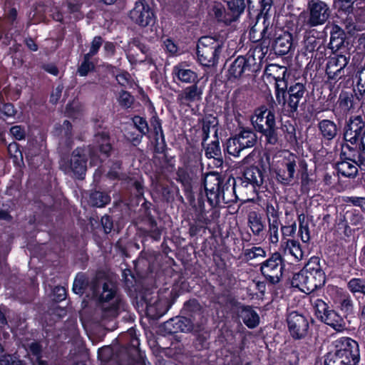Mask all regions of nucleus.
Wrapping results in <instances>:
<instances>
[{
    "label": "nucleus",
    "instance_id": "1",
    "mask_svg": "<svg viewBox=\"0 0 365 365\" xmlns=\"http://www.w3.org/2000/svg\"><path fill=\"white\" fill-rule=\"evenodd\" d=\"M92 289L93 296L98 297L95 312L96 319L101 322L112 320L125 310V303L113 283L104 282L102 287L95 284Z\"/></svg>",
    "mask_w": 365,
    "mask_h": 365
},
{
    "label": "nucleus",
    "instance_id": "2",
    "mask_svg": "<svg viewBox=\"0 0 365 365\" xmlns=\"http://www.w3.org/2000/svg\"><path fill=\"white\" fill-rule=\"evenodd\" d=\"M275 96L277 102L282 107V110L285 115H290L297 111L299 101L303 98L306 91L305 86L302 83H295L290 86L288 89L289 98L287 100L286 91L282 88H280L279 85H275Z\"/></svg>",
    "mask_w": 365,
    "mask_h": 365
},
{
    "label": "nucleus",
    "instance_id": "3",
    "mask_svg": "<svg viewBox=\"0 0 365 365\" xmlns=\"http://www.w3.org/2000/svg\"><path fill=\"white\" fill-rule=\"evenodd\" d=\"M127 343L120 347L118 355L120 365H145L139 348L140 341L133 329H129L125 335Z\"/></svg>",
    "mask_w": 365,
    "mask_h": 365
},
{
    "label": "nucleus",
    "instance_id": "4",
    "mask_svg": "<svg viewBox=\"0 0 365 365\" xmlns=\"http://www.w3.org/2000/svg\"><path fill=\"white\" fill-rule=\"evenodd\" d=\"M221 51L219 41L211 36L201 37L197 45V60L204 66H215Z\"/></svg>",
    "mask_w": 365,
    "mask_h": 365
},
{
    "label": "nucleus",
    "instance_id": "5",
    "mask_svg": "<svg viewBox=\"0 0 365 365\" xmlns=\"http://www.w3.org/2000/svg\"><path fill=\"white\" fill-rule=\"evenodd\" d=\"M297 156L289 151L282 153V158L274 165L273 170L276 180L283 184L289 185L294 178L297 169Z\"/></svg>",
    "mask_w": 365,
    "mask_h": 365
},
{
    "label": "nucleus",
    "instance_id": "6",
    "mask_svg": "<svg viewBox=\"0 0 365 365\" xmlns=\"http://www.w3.org/2000/svg\"><path fill=\"white\" fill-rule=\"evenodd\" d=\"M343 365H358L360 360L358 343L349 337H341L334 342Z\"/></svg>",
    "mask_w": 365,
    "mask_h": 365
},
{
    "label": "nucleus",
    "instance_id": "7",
    "mask_svg": "<svg viewBox=\"0 0 365 365\" xmlns=\"http://www.w3.org/2000/svg\"><path fill=\"white\" fill-rule=\"evenodd\" d=\"M284 267L281 255L279 252H274L261 263L260 272L269 284H276L281 280Z\"/></svg>",
    "mask_w": 365,
    "mask_h": 365
},
{
    "label": "nucleus",
    "instance_id": "8",
    "mask_svg": "<svg viewBox=\"0 0 365 365\" xmlns=\"http://www.w3.org/2000/svg\"><path fill=\"white\" fill-rule=\"evenodd\" d=\"M87 153L86 149L76 148L72 153L70 160H61V168L66 173H73L74 175L81 178L86 172Z\"/></svg>",
    "mask_w": 365,
    "mask_h": 365
},
{
    "label": "nucleus",
    "instance_id": "9",
    "mask_svg": "<svg viewBox=\"0 0 365 365\" xmlns=\"http://www.w3.org/2000/svg\"><path fill=\"white\" fill-rule=\"evenodd\" d=\"M163 329L167 334H173L178 332H200L203 329L202 324H197L190 318L184 314L170 319L163 323Z\"/></svg>",
    "mask_w": 365,
    "mask_h": 365
},
{
    "label": "nucleus",
    "instance_id": "10",
    "mask_svg": "<svg viewBox=\"0 0 365 365\" xmlns=\"http://www.w3.org/2000/svg\"><path fill=\"white\" fill-rule=\"evenodd\" d=\"M290 336L295 340L306 338L309 330V319L297 312H292L287 317Z\"/></svg>",
    "mask_w": 365,
    "mask_h": 365
},
{
    "label": "nucleus",
    "instance_id": "11",
    "mask_svg": "<svg viewBox=\"0 0 365 365\" xmlns=\"http://www.w3.org/2000/svg\"><path fill=\"white\" fill-rule=\"evenodd\" d=\"M130 20L135 24L146 27L155 24L156 16L150 5L144 0H138L129 14Z\"/></svg>",
    "mask_w": 365,
    "mask_h": 365
},
{
    "label": "nucleus",
    "instance_id": "12",
    "mask_svg": "<svg viewBox=\"0 0 365 365\" xmlns=\"http://www.w3.org/2000/svg\"><path fill=\"white\" fill-rule=\"evenodd\" d=\"M349 63V58L344 55L330 56L326 65L327 83L332 84L338 82L346 76L345 68Z\"/></svg>",
    "mask_w": 365,
    "mask_h": 365
},
{
    "label": "nucleus",
    "instance_id": "13",
    "mask_svg": "<svg viewBox=\"0 0 365 365\" xmlns=\"http://www.w3.org/2000/svg\"><path fill=\"white\" fill-rule=\"evenodd\" d=\"M309 18L307 24L310 27L324 24L330 16L329 6L319 0H311L308 4Z\"/></svg>",
    "mask_w": 365,
    "mask_h": 365
},
{
    "label": "nucleus",
    "instance_id": "14",
    "mask_svg": "<svg viewBox=\"0 0 365 365\" xmlns=\"http://www.w3.org/2000/svg\"><path fill=\"white\" fill-rule=\"evenodd\" d=\"M361 106L362 103H361L359 96L352 93L342 91L339 94L334 113L336 115L344 116L355 112Z\"/></svg>",
    "mask_w": 365,
    "mask_h": 365
},
{
    "label": "nucleus",
    "instance_id": "15",
    "mask_svg": "<svg viewBox=\"0 0 365 365\" xmlns=\"http://www.w3.org/2000/svg\"><path fill=\"white\" fill-rule=\"evenodd\" d=\"M252 123L258 132L276 125L275 115L265 106L255 109L251 118Z\"/></svg>",
    "mask_w": 365,
    "mask_h": 365
},
{
    "label": "nucleus",
    "instance_id": "16",
    "mask_svg": "<svg viewBox=\"0 0 365 365\" xmlns=\"http://www.w3.org/2000/svg\"><path fill=\"white\" fill-rule=\"evenodd\" d=\"M172 77L174 81L182 83H197L198 76L188 65L181 62L174 66L172 70Z\"/></svg>",
    "mask_w": 365,
    "mask_h": 365
},
{
    "label": "nucleus",
    "instance_id": "17",
    "mask_svg": "<svg viewBox=\"0 0 365 365\" xmlns=\"http://www.w3.org/2000/svg\"><path fill=\"white\" fill-rule=\"evenodd\" d=\"M365 130L364 123L361 115L351 117L347 121L344 133V138L346 142L355 144L357 136Z\"/></svg>",
    "mask_w": 365,
    "mask_h": 365
},
{
    "label": "nucleus",
    "instance_id": "18",
    "mask_svg": "<svg viewBox=\"0 0 365 365\" xmlns=\"http://www.w3.org/2000/svg\"><path fill=\"white\" fill-rule=\"evenodd\" d=\"M203 89L197 83L187 86L179 92L177 101L180 105L191 106V104L202 99Z\"/></svg>",
    "mask_w": 365,
    "mask_h": 365
},
{
    "label": "nucleus",
    "instance_id": "19",
    "mask_svg": "<svg viewBox=\"0 0 365 365\" xmlns=\"http://www.w3.org/2000/svg\"><path fill=\"white\" fill-rule=\"evenodd\" d=\"M237 314L244 324L250 329L257 327L259 324V317L251 306L239 302Z\"/></svg>",
    "mask_w": 365,
    "mask_h": 365
},
{
    "label": "nucleus",
    "instance_id": "20",
    "mask_svg": "<svg viewBox=\"0 0 365 365\" xmlns=\"http://www.w3.org/2000/svg\"><path fill=\"white\" fill-rule=\"evenodd\" d=\"M180 314L190 318L197 324H201L203 309L196 299H190L184 303Z\"/></svg>",
    "mask_w": 365,
    "mask_h": 365
},
{
    "label": "nucleus",
    "instance_id": "21",
    "mask_svg": "<svg viewBox=\"0 0 365 365\" xmlns=\"http://www.w3.org/2000/svg\"><path fill=\"white\" fill-rule=\"evenodd\" d=\"M249 60L242 56H238L230 66L227 71L229 80H235L242 76L243 73L250 70Z\"/></svg>",
    "mask_w": 365,
    "mask_h": 365
},
{
    "label": "nucleus",
    "instance_id": "22",
    "mask_svg": "<svg viewBox=\"0 0 365 365\" xmlns=\"http://www.w3.org/2000/svg\"><path fill=\"white\" fill-rule=\"evenodd\" d=\"M195 210V220L198 222L209 224L220 217L218 207H192Z\"/></svg>",
    "mask_w": 365,
    "mask_h": 365
},
{
    "label": "nucleus",
    "instance_id": "23",
    "mask_svg": "<svg viewBox=\"0 0 365 365\" xmlns=\"http://www.w3.org/2000/svg\"><path fill=\"white\" fill-rule=\"evenodd\" d=\"M148 48L136 39H133L129 42L128 48L125 51L127 58L131 63L143 62L144 58L140 57V53L143 55H145L148 53Z\"/></svg>",
    "mask_w": 365,
    "mask_h": 365
},
{
    "label": "nucleus",
    "instance_id": "24",
    "mask_svg": "<svg viewBox=\"0 0 365 365\" xmlns=\"http://www.w3.org/2000/svg\"><path fill=\"white\" fill-rule=\"evenodd\" d=\"M319 321L331 327L337 332H341L346 329L344 319L332 309L327 314L323 317V318H321Z\"/></svg>",
    "mask_w": 365,
    "mask_h": 365
},
{
    "label": "nucleus",
    "instance_id": "25",
    "mask_svg": "<svg viewBox=\"0 0 365 365\" xmlns=\"http://www.w3.org/2000/svg\"><path fill=\"white\" fill-rule=\"evenodd\" d=\"M264 182V176L262 171L257 167L247 168L243 173V183L245 186L252 185L254 187H259Z\"/></svg>",
    "mask_w": 365,
    "mask_h": 365
},
{
    "label": "nucleus",
    "instance_id": "26",
    "mask_svg": "<svg viewBox=\"0 0 365 365\" xmlns=\"http://www.w3.org/2000/svg\"><path fill=\"white\" fill-rule=\"evenodd\" d=\"M221 181L220 175L217 173H210L205 175L204 178V187L207 193V195H214L217 196V193L219 192ZM210 200V197L207 196Z\"/></svg>",
    "mask_w": 365,
    "mask_h": 365
},
{
    "label": "nucleus",
    "instance_id": "27",
    "mask_svg": "<svg viewBox=\"0 0 365 365\" xmlns=\"http://www.w3.org/2000/svg\"><path fill=\"white\" fill-rule=\"evenodd\" d=\"M307 292H312L324 285L326 276L324 272H306Z\"/></svg>",
    "mask_w": 365,
    "mask_h": 365
},
{
    "label": "nucleus",
    "instance_id": "28",
    "mask_svg": "<svg viewBox=\"0 0 365 365\" xmlns=\"http://www.w3.org/2000/svg\"><path fill=\"white\" fill-rule=\"evenodd\" d=\"M318 128L323 138L331 140L334 139L338 133L336 124L330 120L324 119L318 124Z\"/></svg>",
    "mask_w": 365,
    "mask_h": 365
},
{
    "label": "nucleus",
    "instance_id": "29",
    "mask_svg": "<svg viewBox=\"0 0 365 365\" xmlns=\"http://www.w3.org/2000/svg\"><path fill=\"white\" fill-rule=\"evenodd\" d=\"M336 167L338 173L346 178H354L358 173L357 164L351 160L339 162Z\"/></svg>",
    "mask_w": 365,
    "mask_h": 365
},
{
    "label": "nucleus",
    "instance_id": "30",
    "mask_svg": "<svg viewBox=\"0 0 365 365\" xmlns=\"http://www.w3.org/2000/svg\"><path fill=\"white\" fill-rule=\"evenodd\" d=\"M145 213L148 215V230L146 231V235L150 237L155 241H159L161 237L162 229L157 225V222L153 216H150V210L152 208L155 210L156 207H145Z\"/></svg>",
    "mask_w": 365,
    "mask_h": 365
},
{
    "label": "nucleus",
    "instance_id": "31",
    "mask_svg": "<svg viewBox=\"0 0 365 365\" xmlns=\"http://www.w3.org/2000/svg\"><path fill=\"white\" fill-rule=\"evenodd\" d=\"M217 120L215 117H210L204 119L202 123V140L205 143L210 137V133H212L213 138L217 137Z\"/></svg>",
    "mask_w": 365,
    "mask_h": 365
},
{
    "label": "nucleus",
    "instance_id": "32",
    "mask_svg": "<svg viewBox=\"0 0 365 365\" xmlns=\"http://www.w3.org/2000/svg\"><path fill=\"white\" fill-rule=\"evenodd\" d=\"M211 13L218 21L222 22L226 25L233 22V17H231L230 12L226 11L224 6L220 3H215L213 4L211 9Z\"/></svg>",
    "mask_w": 365,
    "mask_h": 365
},
{
    "label": "nucleus",
    "instance_id": "33",
    "mask_svg": "<svg viewBox=\"0 0 365 365\" xmlns=\"http://www.w3.org/2000/svg\"><path fill=\"white\" fill-rule=\"evenodd\" d=\"M290 40L291 37L288 34L280 35L274 40V49L281 55L287 53L292 46Z\"/></svg>",
    "mask_w": 365,
    "mask_h": 365
},
{
    "label": "nucleus",
    "instance_id": "34",
    "mask_svg": "<svg viewBox=\"0 0 365 365\" xmlns=\"http://www.w3.org/2000/svg\"><path fill=\"white\" fill-rule=\"evenodd\" d=\"M248 224L255 235L260 236L264 230V225L262 223L260 215L256 212H251L248 215Z\"/></svg>",
    "mask_w": 365,
    "mask_h": 365
},
{
    "label": "nucleus",
    "instance_id": "35",
    "mask_svg": "<svg viewBox=\"0 0 365 365\" xmlns=\"http://www.w3.org/2000/svg\"><path fill=\"white\" fill-rule=\"evenodd\" d=\"M203 146L205 148V155L208 158L217 159L221 156V149L220 147L218 136L216 138H213L210 143H204Z\"/></svg>",
    "mask_w": 365,
    "mask_h": 365
},
{
    "label": "nucleus",
    "instance_id": "36",
    "mask_svg": "<svg viewBox=\"0 0 365 365\" xmlns=\"http://www.w3.org/2000/svg\"><path fill=\"white\" fill-rule=\"evenodd\" d=\"M227 6L233 21H237L240 14L244 11L245 4L244 0H228Z\"/></svg>",
    "mask_w": 365,
    "mask_h": 365
},
{
    "label": "nucleus",
    "instance_id": "37",
    "mask_svg": "<svg viewBox=\"0 0 365 365\" xmlns=\"http://www.w3.org/2000/svg\"><path fill=\"white\" fill-rule=\"evenodd\" d=\"M237 137L244 149L254 146L256 143V135L250 130H242Z\"/></svg>",
    "mask_w": 365,
    "mask_h": 365
},
{
    "label": "nucleus",
    "instance_id": "38",
    "mask_svg": "<svg viewBox=\"0 0 365 365\" xmlns=\"http://www.w3.org/2000/svg\"><path fill=\"white\" fill-rule=\"evenodd\" d=\"M110 202V197L105 192L94 191L89 194L91 205H107Z\"/></svg>",
    "mask_w": 365,
    "mask_h": 365
},
{
    "label": "nucleus",
    "instance_id": "39",
    "mask_svg": "<svg viewBox=\"0 0 365 365\" xmlns=\"http://www.w3.org/2000/svg\"><path fill=\"white\" fill-rule=\"evenodd\" d=\"M286 249L289 250V252L297 261H299L303 258L304 251L298 241L294 240H287L286 242Z\"/></svg>",
    "mask_w": 365,
    "mask_h": 365
},
{
    "label": "nucleus",
    "instance_id": "40",
    "mask_svg": "<svg viewBox=\"0 0 365 365\" xmlns=\"http://www.w3.org/2000/svg\"><path fill=\"white\" fill-rule=\"evenodd\" d=\"M311 302L315 309V315L319 320L323 318L331 309L329 305L322 299L317 298Z\"/></svg>",
    "mask_w": 365,
    "mask_h": 365
},
{
    "label": "nucleus",
    "instance_id": "41",
    "mask_svg": "<svg viewBox=\"0 0 365 365\" xmlns=\"http://www.w3.org/2000/svg\"><path fill=\"white\" fill-rule=\"evenodd\" d=\"M95 140L101 153L108 157L111 150L108 136L106 133L98 134L95 136Z\"/></svg>",
    "mask_w": 365,
    "mask_h": 365
},
{
    "label": "nucleus",
    "instance_id": "42",
    "mask_svg": "<svg viewBox=\"0 0 365 365\" xmlns=\"http://www.w3.org/2000/svg\"><path fill=\"white\" fill-rule=\"evenodd\" d=\"M163 303L155 301L153 304L148 303L146 305L147 315L153 319H157L162 317L165 312L161 309Z\"/></svg>",
    "mask_w": 365,
    "mask_h": 365
},
{
    "label": "nucleus",
    "instance_id": "43",
    "mask_svg": "<svg viewBox=\"0 0 365 365\" xmlns=\"http://www.w3.org/2000/svg\"><path fill=\"white\" fill-rule=\"evenodd\" d=\"M88 285V279L84 274L78 273L73 282V291L74 293L82 295Z\"/></svg>",
    "mask_w": 365,
    "mask_h": 365
},
{
    "label": "nucleus",
    "instance_id": "44",
    "mask_svg": "<svg viewBox=\"0 0 365 365\" xmlns=\"http://www.w3.org/2000/svg\"><path fill=\"white\" fill-rule=\"evenodd\" d=\"M349 290L355 294L356 292L362 293L365 295V279L361 278H352L347 284Z\"/></svg>",
    "mask_w": 365,
    "mask_h": 365
},
{
    "label": "nucleus",
    "instance_id": "45",
    "mask_svg": "<svg viewBox=\"0 0 365 365\" xmlns=\"http://www.w3.org/2000/svg\"><path fill=\"white\" fill-rule=\"evenodd\" d=\"M306 272L304 269H302L298 273H295L292 279L291 283L292 287L299 288L301 290H307V284L306 280Z\"/></svg>",
    "mask_w": 365,
    "mask_h": 365
},
{
    "label": "nucleus",
    "instance_id": "46",
    "mask_svg": "<svg viewBox=\"0 0 365 365\" xmlns=\"http://www.w3.org/2000/svg\"><path fill=\"white\" fill-rule=\"evenodd\" d=\"M244 150L242 145L237 136L230 138L227 142V151L230 155L238 156L240 152Z\"/></svg>",
    "mask_w": 365,
    "mask_h": 365
},
{
    "label": "nucleus",
    "instance_id": "47",
    "mask_svg": "<svg viewBox=\"0 0 365 365\" xmlns=\"http://www.w3.org/2000/svg\"><path fill=\"white\" fill-rule=\"evenodd\" d=\"M299 234L303 242H308L310 240V231L309 228V222L305 221L304 216L300 215L299 216Z\"/></svg>",
    "mask_w": 365,
    "mask_h": 365
},
{
    "label": "nucleus",
    "instance_id": "48",
    "mask_svg": "<svg viewBox=\"0 0 365 365\" xmlns=\"http://www.w3.org/2000/svg\"><path fill=\"white\" fill-rule=\"evenodd\" d=\"M265 138L266 143L267 144L275 145L277 144L279 137L277 134V128L275 125L267 128L260 132Z\"/></svg>",
    "mask_w": 365,
    "mask_h": 365
},
{
    "label": "nucleus",
    "instance_id": "49",
    "mask_svg": "<svg viewBox=\"0 0 365 365\" xmlns=\"http://www.w3.org/2000/svg\"><path fill=\"white\" fill-rule=\"evenodd\" d=\"M303 269L305 272H324L320 265V259L318 257H312L305 264Z\"/></svg>",
    "mask_w": 365,
    "mask_h": 365
},
{
    "label": "nucleus",
    "instance_id": "50",
    "mask_svg": "<svg viewBox=\"0 0 365 365\" xmlns=\"http://www.w3.org/2000/svg\"><path fill=\"white\" fill-rule=\"evenodd\" d=\"M269 230L272 227H279V220L278 210L274 207H267Z\"/></svg>",
    "mask_w": 365,
    "mask_h": 365
},
{
    "label": "nucleus",
    "instance_id": "51",
    "mask_svg": "<svg viewBox=\"0 0 365 365\" xmlns=\"http://www.w3.org/2000/svg\"><path fill=\"white\" fill-rule=\"evenodd\" d=\"M133 129L138 130L139 133L143 135L148 131V125L147 121L140 116H135L133 119Z\"/></svg>",
    "mask_w": 365,
    "mask_h": 365
},
{
    "label": "nucleus",
    "instance_id": "52",
    "mask_svg": "<svg viewBox=\"0 0 365 365\" xmlns=\"http://www.w3.org/2000/svg\"><path fill=\"white\" fill-rule=\"evenodd\" d=\"M118 101L122 107L128 108L133 105L134 98L128 92L122 91L119 93Z\"/></svg>",
    "mask_w": 365,
    "mask_h": 365
},
{
    "label": "nucleus",
    "instance_id": "53",
    "mask_svg": "<svg viewBox=\"0 0 365 365\" xmlns=\"http://www.w3.org/2000/svg\"><path fill=\"white\" fill-rule=\"evenodd\" d=\"M91 58V57L86 55L84 56V60L78 69V72L80 76H85L90 71L94 68L93 63L90 61Z\"/></svg>",
    "mask_w": 365,
    "mask_h": 365
},
{
    "label": "nucleus",
    "instance_id": "54",
    "mask_svg": "<svg viewBox=\"0 0 365 365\" xmlns=\"http://www.w3.org/2000/svg\"><path fill=\"white\" fill-rule=\"evenodd\" d=\"M245 256L247 259H252L258 257H265V251L260 247H253L245 250Z\"/></svg>",
    "mask_w": 365,
    "mask_h": 365
},
{
    "label": "nucleus",
    "instance_id": "55",
    "mask_svg": "<svg viewBox=\"0 0 365 365\" xmlns=\"http://www.w3.org/2000/svg\"><path fill=\"white\" fill-rule=\"evenodd\" d=\"M340 308L346 314H352L354 313V302L349 296L345 297L341 299Z\"/></svg>",
    "mask_w": 365,
    "mask_h": 365
},
{
    "label": "nucleus",
    "instance_id": "56",
    "mask_svg": "<svg viewBox=\"0 0 365 365\" xmlns=\"http://www.w3.org/2000/svg\"><path fill=\"white\" fill-rule=\"evenodd\" d=\"M125 135V138L134 145H138L141 142L143 138V135L140 133H135V129H133L132 126L130 128L128 129Z\"/></svg>",
    "mask_w": 365,
    "mask_h": 365
},
{
    "label": "nucleus",
    "instance_id": "57",
    "mask_svg": "<svg viewBox=\"0 0 365 365\" xmlns=\"http://www.w3.org/2000/svg\"><path fill=\"white\" fill-rule=\"evenodd\" d=\"M209 334L207 332L199 333L195 341V346L198 349H205L207 346Z\"/></svg>",
    "mask_w": 365,
    "mask_h": 365
},
{
    "label": "nucleus",
    "instance_id": "58",
    "mask_svg": "<svg viewBox=\"0 0 365 365\" xmlns=\"http://www.w3.org/2000/svg\"><path fill=\"white\" fill-rule=\"evenodd\" d=\"M338 202L352 203L354 205H365V197L342 196Z\"/></svg>",
    "mask_w": 365,
    "mask_h": 365
},
{
    "label": "nucleus",
    "instance_id": "59",
    "mask_svg": "<svg viewBox=\"0 0 365 365\" xmlns=\"http://www.w3.org/2000/svg\"><path fill=\"white\" fill-rule=\"evenodd\" d=\"M103 43V39L101 36H95L91 42L90 51L86 55L90 57L96 55Z\"/></svg>",
    "mask_w": 365,
    "mask_h": 365
},
{
    "label": "nucleus",
    "instance_id": "60",
    "mask_svg": "<svg viewBox=\"0 0 365 365\" xmlns=\"http://www.w3.org/2000/svg\"><path fill=\"white\" fill-rule=\"evenodd\" d=\"M29 351L35 356H42L43 347L40 342L33 341L29 345Z\"/></svg>",
    "mask_w": 365,
    "mask_h": 365
},
{
    "label": "nucleus",
    "instance_id": "61",
    "mask_svg": "<svg viewBox=\"0 0 365 365\" xmlns=\"http://www.w3.org/2000/svg\"><path fill=\"white\" fill-rule=\"evenodd\" d=\"M15 109L11 103H5L0 108V117H11L14 115Z\"/></svg>",
    "mask_w": 365,
    "mask_h": 365
},
{
    "label": "nucleus",
    "instance_id": "62",
    "mask_svg": "<svg viewBox=\"0 0 365 365\" xmlns=\"http://www.w3.org/2000/svg\"><path fill=\"white\" fill-rule=\"evenodd\" d=\"M163 48L170 54L173 55L178 52V46L170 38H166L163 41Z\"/></svg>",
    "mask_w": 365,
    "mask_h": 365
},
{
    "label": "nucleus",
    "instance_id": "63",
    "mask_svg": "<svg viewBox=\"0 0 365 365\" xmlns=\"http://www.w3.org/2000/svg\"><path fill=\"white\" fill-rule=\"evenodd\" d=\"M66 292L63 287L57 286L53 289V299L56 302H61L66 299Z\"/></svg>",
    "mask_w": 365,
    "mask_h": 365
},
{
    "label": "nucleus",
    "instance_id": "64",
    "mask_svg": "<svg viewBox=\"0 0 365 365\" xmlns=\"http://www.w3.org/2000/svg\"><path fill=\"white\" fill-rule=\"evenodd\" d=\"M357 86L360 91H365V63L364 67L357 73Z\"/></svg>",
    "mask_w": 365,
    "mask_h": 365
}]
</instances>
